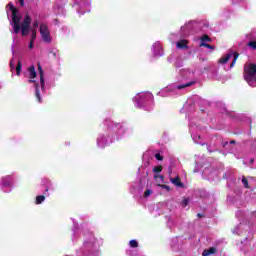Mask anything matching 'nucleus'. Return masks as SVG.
<instances>
[{
    "label": "nucleus",
    "instance_id": "1a4fd4ad",
    "mask_svg": "<svg viewBox=\"0 0 256 256\" xmlns=\"http://www.w3.org/2000/svg\"><path fill=\"white\" fill-rule=\"evenodd\" d=\"M28 71L30 79H35V77H37V71H35V66H30L28 68Z\"/></svg>",
    "mask_w": 256,
    "mask_h": 256
},
{
    "label": "nucleus",
    "instance_id": "e433bc0d",
    "mask_svg": "<svg viewBox=\"0 0 256 256\" xmlns=\"http://www.w3.org/2000/svg\"><path fill=\"white\" fill-rule=\"evenodd\" d=\"M4 185H5V186H7V185H9V184H7V183H4Z\"/></svg>",
    "mask_w": 256,
    "mask_h": 256
},
{
    "label": "nucleus",
    "instance_id": "f704fd0d",
    "mask_svg": "<svg viewBox=\"0 0 256 256\" xmlns=\"http://www.w3.org/2000/svg\"><path fill=\"white\" fill-rule=\"evenodd\" d=\"M52 55H53L54 57H57V53H55V52H52Z\"/></svg>",
    "mask_w": 256,
    "mask_h": 256
},
{
    "label": "nucleus",
    "instance_id": "423d86ee",
    "mask_svg": "<svg viewBox=\"0 0 256 256\" xmlns=\"http://www.w3.org/2000/svg\"><path fill=\"white\" fill-rule=\"evenodd\" d=\"M170 181L173 185H176V187H183V182H181V178H179V176L171 178Z\"/></svg>",
    "mask_w": 256,
    "mask_h": 256
},
{
    "label": "nucleus",
    "instance_id": "5701e85b",
    "mask_svg": "<svg viewBox=\"0 0 256 256\" xmlns=\"http://www.w3.org/2000/svg\"><path fill=\"white\" fill-rule=\"evenodd\" d=\"M159 187H161V189H166V191H171V188L165 184H159Z\"/></svg>",
    "mask_w": 256,
    "mask_h": 256
},
{
    "label": "nucleus",
    "instance_id": "6ab92c4d",
    "mask_svg": "<svg viewBox=\"0 0 256 256\" xmlns=\"http://www.w3.org/2000/svg\"><path fill=\"white\" fill-rule=\"evenodd\" d=\"M200 47H206V49H215V46H212L208 43H200Z\"/></svg>",
    "mask_w": 256,
    "mask_h": 256
},
{
    "label": "nucleus",
    "instance_id": "39448f33",
    "mask_svg": "<svg viewBox=\"0 0 256 256\" xmlns=\"http://www.w3.org/2000/svg\"><path fill=\"white\" fill-rule=\"evenodd\" d=\"M215 253H217V248L210 247L209 249L203 251L202 256L215 255Z\"/></svg>",
    "mask_w": 256,
    "mask_h": 256
},
{
    "label": "nucleus",
    "instance_id": "0eeeda50",
    "mask_svg": "<svg viewBox=\"0 0 256 256\" xmlns=\"http://www.w3.org/2000/svg\"><path fill=\"white\" fill-rule=\"evenodd\" d=\"M35 97L38 101V103H41V91L39 90V84L35 83Z\"/></svg>",
    "mask_w": 256,
    "mask_h": 256
},
{
    "label": "nucleus",
    "instance_id": "cd10ccee",
    "mask_svg": "<svg viewBox=\"0 0 256 256\" xmlns=\"http://www.w3.org/2000/svg\"><path fill=\"white\" fill-rule=\"evenodd\" d=\"M21 31H22V35L25 37V36H27V35H29V33L27 32V31H29V30H23V29H21Z\"/></svg>",
    "mask_w": 256,
    "mask_h": 256
},
{
    "label": "nucleus",
    "instance_id": "72a5a7b5",
    "mask_svg": "<svg viewBox=\"0 0 256 256\" xmlns=\"http://www.w3.org/2000/svg\"><path fill=\"white\" fill-rule=\"evenodd\" d=\"M230 145H235V140H231Z\"/></svg>",
    "mask_w": 256,
    "mask_h": 256
},
{
    "label": "nucleus",
    "instance_id": "f257e3e1",
    "mask_svg": "<svg viewBox=\"0 0 256 256\" xmlns=\"http://www.w3.org/2000/svg\"><path fill=\"white\" fill-rule=\"evenodd\" d=\"M8 7H10V11H12L13 33L15 35H19V31H21V29H23V31H29V28L31 27V16L26 14L21 24V15H19V9H17L11 2L8 4Z\"/></svg>",
    "mask_w": 256,
    "mask_h": 256
},
{
    "label": "nucleus",
    "instance_id": "ddd939ff",
    "mask_svg": "<svg viewBox=\"0 0 256 256\" xmlns=\"http://www.w3.org/2000/svg\"><path fill=\"white\" fill-rule=\"evenodd\" d=\"M23 67V63H21V60H18V64L16 66V75H21V69Z\"/></svg>",
    "mask_w": 256,
    "mask_h": 256
},
{
    "label": "nucleus",
    "instance_id": "9d476101",
    "mask_svg": "<svg viewBox=\"0 0 256 256\" xmlns=\"http://www.w3.org/2000/svg\"><path fill=\"white\" fill-rule=\"evenodd\" d=\"M187 43V40H180L177 42L176 47H178V49H187Z\"/></svg>",
    "mask_w": 256,
    "mask_h": 256
},
{
    "label": "nucleus",
    "instance_id": "bb28decb",
    "mask_svg": "<svg viewBox=\"0 0 256 256\" xmlns=\"http://www.w3.org/2000/svg\"><path fill=\"white\" fill-rule=\"evenodd\" d=\"M187 205H189V199L185 198L182 200V206L187 207Z\"/></svg>",
    "mask_w": 256,
    "mask_h": 256
},
{
    "label": "nucleus",
    "instance_id": "2eb2a0df",
    "mask_svg": "<svg viewBox=\"0 0 256 256\" xmlns=\"http://www.w3.org/2000/svg\"><path fill=\"white\" fill-rule=\"evenodd\" d=\"M43 201H45V196L39 195L36 197V205H41V203H43Z\"/></svg>",
    "mask_w": 256,
    "mask_h": 256
},
{
    "label": "nucleus",
    "instance_id": "2f4dec72",
    "mask_svg": "<svg viewBox=\"0 0 256 256\" xmlns=\"http://www.w3.org/2000/svg\"><path fill=\"white\" fill-rule=\"evenodd\" d=\"M10 67L11 69H15V65H13V61H10Z\"/></svg>",
    "mask_w": 256,
    "mask_h": 256
},
{
    "label": "nucleus",
    "instance_id": "f3484780",
    "mask_svg": "<svg viewBox=\"0 0 256 256\" xmlns=\"http://www.w3.org/2000/svg\"><path fill=\"white\" fill-rule=\"evenodd\" d=\"M237 59H239V53L235 52L234 59H233L232 63L230 64V67H233L235 65V63L237 62Z\"/></svg>",
    "mask_w": 256,
    "mask_h": 256
},
{
    "label": "nucleus",
    "instance_id": "393cba45",
    "mask_svg": "<svg viewBox=\"0 0 256 256\" xmlns=\"http://www.w3.org/2000/svg\"><path fill=\"white\" fill-rule=\"evenodd\" d=\"M32 27L34 29H37V27H39V20H34L33 24H32Z\"/></svg>",
    "mask_w": 256,
    "mask_h": 256
},
{
    "label": "nucleus",
    "instance_id": "6e6552de",
    "mask_svg": "<svg viewBox=\"0 0 256 256\" xmlns=\"http://www.w3.org/2000/svg\"><path fill=\"white\" fill-rule=\"evenodd\" d=\"M192 85H195V81H191L185 84H180L176 86V89L181 90V89H187V87H192Z\"/></svg>",
    "mask_w": 256,
    "mask_h": 256
},
{
    "label": "nucleus",
    "instance_id": "c85d7f7f",
    "mask_svg": "<svg viewBox=\"0 0 256 256\" xmlns=\"http://www.w3.org/2000/svg\"><path fill=\"white\" fill-rule=\"evenodd\" d=\"M20 3V7H25V0H18Z\"/></svg>",
    "mask_w": 256,
    "mask_h": 256
},
{
    "label": "nucleus",
    "instance_id": "c756f323",
    "mask_svg": "<svg viewBox=\"0 0 256 256\" xmlns=\"http://www.w3.org/2000/svg\"><path fill=\"white\" fill-rule=\"evenodd\" d=\"M33 43H35V41L30 40V43H29V49H33Z\"/></svg>",
    "mask_w": 256,
    "mask_h": 256
},
{
    "label": "nucleus",
    "instance_id": "7c9ffc66",
    "mask_svg": "<svg viewBox=\"0 0 256 256\" xmlns=\"http://www.w3.org/2000/svg\"><path fill=\"white\" fill-rule=\"evenodd\" d=\"M197 217H198L199 219H201V218L205 217V215H204V214H201V213H198V214H197Z\"/></svg>",
    "mask_w": 256,
    "mask_h": 256
},
{
    "label": "nucleus",
    "instance_id": "f03ea898",
    "mask_svg": "<svg viewBox=\"0 0 256 256\" xmlns=\"http://www.w3.org/2000/svg\"><path fill=\"white\" fill-rule=\"evenodd\" d=\"M244 79L250 87L256 86V64H249L244 68Z\"/></svg>",
    "mask_w": 256,
    "mask_h": 256
},
{
    "label": "nucleus",
    "instance_id": "f8f14e48",
    "mask_svg": "<svg viewBox=\"0 0 256 256\" xmlns=\"http://www.w3.org/2000/svg\"><path fill=\"white\" fill-rule=\"evenodd\" d=\"M201 43H211V37H209V35L204 34L201 38H200Z\"/></svg>",
    "mask_w": 256,
    "mask_h": 256
},
{
    "label": "nucleus",
    "instance_id": "9b49d317",
    "mask_svg": "<svg viewBox=\"0 0 256 256\" xmlns=\"http://www.w3.org/2000/svg\"><path fill=\"white\" fill-rule=\"evenodd\" d=\"M229 59H231V54H227L226 56L220 58L219 63L225 65V63L229 62Z\"/></svg>",
    "mask_w": 256,
    "mask_h": 256
},
{
    "label": "nucleus",
    "instance_id": "a211bd4d",
    "mask_svg": "<svg viewBox=\"0 0 256 256\" xmlns=\"http://www.w3.org/2000/svg\"><path fill=\"white\" fill-rule=\"evenodd\" d=\"M161 171H163V166H161V165L155 166L153 168L154 173H161Z\"/></svg>",
    "mask_w": 256,
    "mask_h": 256
},
{
    "label": "nucleus",
    "instance_id": "aec40b11",
    "mask_svg": "<svg viewBox=\"0 0 256 256\" xmlns=\"http://www.w3.org/2000/svg\"><path fill=\"white\" fill-rule=\"evenodd\" d=\"M37 39V30L33 29L32 34H31V40L30 41H35Z\"/></svg>",
    "mask_w": 256,
    "mask_h": 256
},
{
    "label": "nucleus",
    "instance_id": "7ed1b4c3",
    "mask_svg": "<svg viewBox=\"0 0 256 256\" xmlns=\"http://www.w3.org/2000/svg\"><path fill=\"white\" fill-rule=\"evenodd\" d=\"M40 35L42 37V40L44 41V43H51L52 38H51V32L49 31V26H47V24H40Z\"/></svg>",
    "mask_w": 256,
    "mask_h": 256
},
{
    "label": "nucleus",
    "instance_id": "4be33fe9",
    "mask_svg": "<svg viewBox=\"0 0 256 256\" xmlns=\"http://www.w3.org/2000/svg\"><path fill=\"white\" fill-rule=\"evenodd\" d=\"M154 178L156 181H165V177L163 175H155Z\"/></svg>",
    "mask_w": 256,
    "mask_h": 256
},
{
    "label": "nucleus",
    "instance_id": "a878e982",
    "mask_svg": "<svg viewBox=\"0 0 256 256\" xmlns=\"http://www.w3.org/2000/svg\"><path fill=\"white\" fill-rule=\"evenodd\" d=\"M151 193H153V191L147 189V190L144 192V197H145V198L149 197V195H151Z\"/></svg>",
    "mask_w": 256,
    "mask_h": 256
},
{
    "label": "nucleus",
    "instance_id": "4468645a",
    "mask_svg": "<svg viewBox=\"0 0 256 256\" xmlns=\"http://www.w3.org/2000/svg\"><path fill=\"white\" fill-rule=\"evenodd\" d=\"M242 183L245 189H251V186L249 185V180H247L245 176L242 177Z\"/></svg>",
    "mask_w": 256,
    "mask_h": 256
},
{
    "label": "nucleus",
    "instance_id": "c9c22d12",
    "mask_svg": "<svg viewBox=\"0 0 256 256\" xmlns=\"http://www.w3.org/2000/svg\"><path fill=\"white\" fill-rule=\"evenodd\" d=\"M228 145V142H225L224 144H223V147H225V146H227Z\"/></svg>",
    "mask_w": 256,
    "mask_h": 256
},
{
    "label": "nucleus",
    "instance_id": "20e7f679",
    "mask_svg": "<svg viewBox=\"0 0 256 256\" xmlns=\"http://www.w3.org/2000/svg\"><path fill=\"white\" fill-rule=\"evenodd\" d=\"M38 73L40 75V85L42 89L45 88V73L43 72V66H41V63H38Z\"/></svg>",
    "mask_w": 256,
    "mask_h": 256
},
{
    "label": "nucleus",
    "instance_id": "412c9836",
    "mask_svg": "<svg viewBox=\"0 0 256 256\" xmlns=\"http://www.w3.org/2000/svg\"><path fill=\"white\" fill-rule=\"evenodd\" d=\"M247 46L251 49H256V41H250L247 43Z\"/></svg>",
    "mask_w": 256,
    "mask_h": 256
},
{
    "label": "nucleus",
    "instance_id": "b1692460",
    "mask_svg": "<svg viewBox=\"0 0 256 256\" xmlns=\"http://www.w3.org/2000/svg\"><path fill=\"white\" fill-rule=\"evenodd\" d=\"M155 158L157 159V161H163V156L160 153H156Z\"/></svg>",
    "mask_w": 256,
    "mask_h": 256
},
{
    "label": "nucleus",
    "instance_id": "473e14b6",
    "mask_svg": "<svg viewBox=\"0 0 256 256\" xmlns=\"http://www.w3.org/2000/svg\"><path fill=\"white\" fill-rule=\"evenodd\" d=\"M28 83H35V80L30 79V80H28Z\"/></svg>",
    "mask_w": 256,
    "mask_h": 256
},
{
    "label": "nucleus",
    "instance_id": "dca6fc26",
    "mask_svg": "<svg viewBox=\"0 0 256 256\" xmlns=\"http://www.w3.org/2000/svg\"><path fill=\"white\" fill-rule=\"evenodd\" d=\"M129 245L132 249H137V247H139V242H137V240H130Z\"/></svg>",
    "mask_w": 256,
    "mask_h": 256
}]
</instances>
